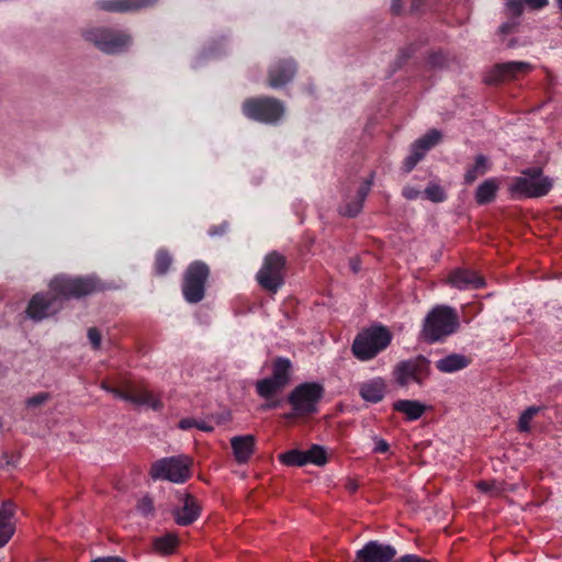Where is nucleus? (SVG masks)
<instances>
[{
	"instance_id": "nucleus-1",
	"label": "nucleus",
	"mask_w": 562,
	"mask_h": 562,
	"mask_svg": "<svg viewBox=\"0 0 562 562\" xmlns=\"http://www.w3.org/2000/svg\"><path fill=\"white\" fill-rule=\"evenodd\" d=\"M99 283L93 278L56 277L49 283L47 294H35L27 306V315L34 321H42L55 314L61 307V300L80 297L93 293Z\"/></svg>"
},
{
	"instance_id": "nucleus-2",
	"label": "nucleus",
	"mask_w": 562,
	"mask_h": 562,
	"mask_svg": "<svg viewBox=\"0 0 562 562\" xmlns=\"http://www.w3.org/2000/svg\"><path fill=\"white\" fill-rule=\"evenodd\" d=\"M459 328V316L454 308L437 305L425 317L422 335L428 342H437Z\"/></svg>"
},
{
	"instance_id": "nucleus-3",
	"label": "nucleus",
	"mask_w": 562,
	"mask_h": 562,
	"mask_svg": "<svg viewBox=\"0 0 562 562\" xmlns=\"http://www.w3.org/2000/svg\"><path fill=\"white\" fill-rule=\"evenodd\" d=\"M393 338L385 326H371L361 330L352 342V353L360 361H368L385 350Z\"/></svg>"
},
{
	"instance_id": "nucleus-4",
	"label": "nucleus",
	"mask_w": 562,
	"mask_h": 562,
	"mask_svg": "<svg viewBox=\"0 0 562 562\" xmlns=\"http://www.w3.org/2000/svg\"><path fill=\"white\" fill-rule=\"evenodd\" d=\"M551 188L552 180L542 176L540 168H528L512 180L509 191L518 198H539L546 195Z\"/></svg>"
},
{
	"instance_id": "nucleus-5",
	"label": "nucleus",
	"mask_w": 562,
	"mask_h": 562,
	"mask_svg": "<svg viewBox=\"0 0 562 562\" xmlns=\"http://www.w3.org/2000/svg\"><path fill=\"white\" fill-rule=\"evenodd\" d=\"M191 459L186 456L161 458L151 464L149 474L153 480L182 484L191 476Z\"/></svg>"
},
{
	"instance_id": "nucleus-6",
	"label": "nucleus",
	"mask_w": 562,
	"mask_h": 562,
	"mask_svg": "<svg viewBox=\"0 0 562 562\" xmlns=\"http://www.w3.org/2000/svg\"><path fill=\"white\" fill-rule=\"evenodd\" d=\"M101 387L113 394L115 397L122 398L137 406H147L154 411H158L162 407L160 398L149 391L143 383L137 384L126 381L121 387H113L108 383L102 382Z\"/></svg>"
},
{
	"instance_id": "nucleus-7",
	"label": "nucleus",
	"mask_w": 562,
	"mask_h": 562,
	"mask_svg": "<svg viewBox=\"0 0 562 562\" xmlns=\"http://www.w3.org/2000/svg\"><path fill=\"white\" fill-rule=\"evenodd\" d=\"M324 395V389L316 382L297 385L289 395V403L297 416H310L317 413V405Z\"/></svg>"
},
{
	"instance_id": "nucleus-8",
	"label": "nucleus",
	"mask_w": 562,
	"mask_h": 562,
	"mask_svg": "<svg viewBox=\"0 0 562 562\" xmlns=\"http://www.w3.org/2000/svg\"><path fill=\"white\" fill-rule=\"evenodd\" d=\"M291 361L286 358H277L272 363L271 376L257 381L256 391L265 400L279 394L290 382Z\"/></svg>"
},
{
	"instance_id": "nucleus-9",
	"label": "nucleus",
	"mask_w": 562,
	"mask_h": 562,
	"mask_svg": "<svg viewBox=\"0 0 562 562\" xmlns=\"http://www.w3.org/2000/svg\"><path fill=\"white\" fill-rule=\"evenodd\" d=\"M285 258L272 251L268 254L257 273V281L261 288L270 292H277L284 282Z\"/></svg>"
},
{
	"instance_id": "nucleus-10",
	"label": "nucleus",
	"mask_w": 562,
	"mask_h": 562,
	"mask_svg": "<svg viewBox=\"0 0 562 562\" xmlns=\"http://www.w3.org/2000/svg\"><path fill=\"white\" fill-rule=\"evenodd\" d=\"M244 114L263 123H276L284 113L283 104L273 98L249 99L243 104Z\"/></svg>"
},
{
	"instance_id": "nucleus-11",
	"label": "nucleus",
	"mask_w": 562,
	"mask_h": 562,
	"mask_svg": "<svg viewBox=\"0 0 562 562\" xmlns=\"http://www.w3.org/2000/svg\"><path fill=\"white\" fill-rule=\"evenodd\" d=\"M429 374V360L423 356L401 361L393 370L394 379L401 386H407L412 382L422 385Z\"/></svg>"
},
{
	"instance_id": "nucleus-12",
	"label": "nucleus",
	"mask_w": 562,
	"mask_h": 562,
	"mask_svg": "<svg viewBox=\"0 0 562 562\" xmlns=\"http://www.w3.org/2000/svg\"><path fill=\"white\" fill-rule=\"evenodd\" d=\"M207 277L206 265L195 261L188 267L182 283V293L189 303H198L204 297Z\"/></svg>"
},
{
	"instance_id": "nucleus-13",
	"label": "nucleus",
	"mask_w": 562,
	"mask_h": 562,
	"mask_svg": "<svg viewBox=\"0 0 562 562\" xmlns=\"http://www.w3.org/2000/svg\"><path fill=\"white\" fill-rule=\"evenodd\" d=\"M85 37L108 54L120 53L131 43L127 34L106 29L88 30L85 32Z\"/></svg>"
},
{
	"instance_id": "nucleus-14",
	"label": "nucleus",
	"mask_w": 562,
	"mask_h": 562,
	"mask_svg": "<svg viewBox=\"0 0 562 562\" xmlns=\"http://www.w3.org/2000/svg\"><path fill=\"white\" fill-rule=\"evenodd\" d=\"M532 69L533 66L526 61H508L497 64L491 70L486 81L488 83H497L504 80L518 79L520 76L530 72Z\"/></svg>"
},
{
	"instance_id": "nucleus-15",
	"label": "nucleus",
	"mask_w": 562,
	"mask_h": 562,
	"mask_svg": "<svg viewBox=\"0 0 562 562\" xmlns=\"http://www.w3.org/2000/svg\"><path fill=\"white\" fill-rule=\"evenodd\" d=\"M441 139V133L437 130H431L424 136L418 138L411 148V155L404 161L406 172L414 169L417 162L425 156V154Z\"/></svg>"
},
{
	"instance_id": "nucleus-16",
	"label": "nucleus",
	"mask_w": 562,
	"mask_h": 562,
	"mask_svg": "<svg viewBox=\"0 0 562 562\" xmlns=\"http://www.w3.org/2000/svg\"><path fill=\"white\" fill-rule=\"evenodd\" d=\"M395 555L396 550L392 546L369 541L357 551L353 562H391Z\"/></svg>"
},
{
	"instance_id": "nucleus-17",
	"label": "nucleus",
	"mask_w": 562,
	"mask_h": 562,
	"mask_svg": "<svg viewBox=\"0 0 562 562\" xmlns=\"http://www.w3.org/2000/svg\"><path fill=\"white\" fill-rule=\"evenodd\" d=\"M448 283L459 290H470L484 286V279L472 270L456 269L450 273Z\"/></svg>"
},
{
	"instance_id": "nucleus-18",
	"label": "nucleus",
	"mask_w": 562,
	"mask_h": 562,
	"mask_svg": "<svg viewBox=\"0 0 562 562\" xmlns=\"http://www.w3.org/2000/svg\"><path fill=\"white\" fill-rule=\"evenodd\" d=\"M296 67L293 60L285 59L272 65L269 69V86L280 88L288 83L294 76Z\"/></svg>"
},
{
	"instance_id": "nucleus-19",
	"label": "nucleus",
	"mask_w": 562,
	"mask_h": 562,
	"mask_svg": "<svg viewBox=\"0 0 562 562\" xmlns=\"http://www.w3.org/2000/svg\"><path fill=\"white\" fill-rule=\"evenodd\" d=\"M386 381L381 378H372L359 384V394L363 401L379 403L386 393Z\"/></svg>"
},
{
	"instance_id": "nucleus-20",
	"label": "nucleus",
	"mask_w": 562,
	"mask_h": 562,
	"mask_svg": "<svg viewBox=\"0 0 562 562\" xmlns=\"http://www.w3.org/2000/svg\"><path fill=\"white\" fill-rule=\"evenodd\" d=\"M182 506L175 510V520L178 525L187 526L192 524L200 515V505L190 494L180 498Z\"/></svg>"
},
{
	"instance_id": "nucleus-21",
	"label": "nucleus",
	"mask_w": 562,
	"mask_h": 562,
	"mask_svg": "<svg viewBox=\"0 0 562 562\" xmlns=\"http://www.w3.org/2000/svg\"><path fill=\"white\" fill-rule=\"evenodd\" d=\"M255 441L252 435L235 436L231 439L234 458L238 463H246L250 459L254 453Z\"/></svg>"
},
{
	"instance_id": "nucleus-22",
	"label": "nucleus",
	"mask_w": 562,
	"mask_h": 562,
	"mask_svg": "<svg viewBox=\"0 0 562 562\" xmlns=\"http://www.w3.org/2000/svg\"><path fill=\"white\" fill-rule=\"evenodd\" d=\"M157 0H102L98 3L99 8L113 12H126L147 8L155 3Z\"/></svg>"
},
{
	"instance_id": "nucleus-23",
	"label": "nucleus",
	"mask_w": 562,
	"mask_h": 562,
	"mask_svg": "<svg viewBox=\"0 0 562 562\" xmlns=\"http://www.w3.org/2000/svg\"><path fill=\"white\" fill-rule=\"evenodd\" d=\"M393 409L403 414L406 420L415 422L425 414L427 406L416 400H398L393 403Z\"/></svg>"
},
{
	"instance_id": "nucleus-24",
	"label": "nucleus",
	"mask_w": 562,
	"mask_h": 562,
	"mask_svg": "<svg viewBox=\"0 0 562 562\" xmlns=\"http://www.w3.org/2000/svg\"><path fill=\"white\" fill-rule=\"evenodd\" d=\"M471 359L461 353H450L436 362V368L443 373H453L465 369Z\"/></svg>"
},
{
	"instance_id": "nucleus-25",
	"label": "nucleus",
	"mask_w": 562,
	"mask_h": 562,
	"mask_svg": "<svg viewBox=\"0 0 562 562\" xmlns=\"http://www.w3.org/2000/svg\"><path fill=\"white\" fill-rule=\"evenodd\" d=\"M14 507L11 503H3L0 507V548L3 547L14 532V526L11 521Z\"/></svg>"
},
{
	"instance_id": "nucleus-26",
	"label": "nucleus",
	"mask_w": 562,
	"mask_h": 562,
	"mask_svg": "<svg viewBox=\"0 0 562 562\" xmlns=\"http://www.w3.org/2000/svg\"><path fill=\"white\" fill-rule=\"evenodd\" d=\"M492 164L490 159L484 155H477L474 158V162L469 166L464 173V182L467 184L473 183L479 177L484 176L491 170Z\"/></svg>"
},
{
	"instance_id": "nucleus-27",
	"label": "nucleus",
	"mask_w": 562,
	"mask_h": 562,
	"mask_svg": "<svg viewBox=\"0 0 562 562\" xmlns=\"http://www.w3.org/2000/svg\"><path fill=\"white\" fill-rule=\"evenodd\" d=\"M499 186V180L496 178L484 180L476 189L475 201L481 205L492 202L496 196Z\"/></svg>"
},
{
	"instance_id": "nucleus-28",
	"label": "nucleus",
	"mask_w": 562,
	"mask_h": 562,
	"mask_svg": "<svg viewBox=\"0 0 562 562\" xmlns=\"http://www.w3.org/2000/svg\"><path fill=\"white\" fill-rule=\"evenodd\" d=\"M371 184H372V181L367 180L364 183H362L360 186V188L358 189L356 199L352 202L347 203L345 206L341 207V213L344 215L353 217L360 213V211L362 209L363 201L370 192Z\"/></svg>"
},
{
	"instance_id": "nucleus-29",
	"label": "nucleus",
	"mask_w": 562,
	"mask_h": 562,
	"mask_svg": "<svg viewBox=\"0 0 562 562\" xmlns=\"http://www.w3.org/2000/svg\"><path fill=\"white\" fill-rule=\"evenodd\" d=\"M178 538L173 533H167L154 540V548L162 554L171 553L178 546Z\"/></svg>"
},
{
	"instance_id": "nucleus-30",
	"label": "nucleus",
	"mask_w": 562,
	"mask_h": 562,
	"mask_svg": "<svg viewBox=\"0 0 562 562\" xmlns=\"http://www.w3.org/2000/svg\"><path fill=\"white\" fill-rule=\"evenodd\" d=\"M306 463H312L315 465H324L327 462V452L326 450L318 445L312 446L308 450L305 451Z\"/></svg>"
},
{
	"instance_id": "nucleus-31",
	"label": "nucleus",
	"mask_w": 562,
	"mask_h": 562,
	"mask_svg": "<svg viewBox=\"0 0 562 562\" xmlns=\"http://www.w3.org/2000/svg\"><path fill=\"white\" fill-rule=\"evenodd\" d=\"M280 461L290 467H302L306 463L305 451L297 449L290 450L279 457Z\"/></svg>"
},
{
	"instance_id": "nucleus-32",
	"label": "nucleus",
	"mask_w": 562,
	"mask_h": 562,
	"mask_svg": "<svg viewBox=\"0 0 562 562\" xmlns=\"http://www.w3.org/2000/svg\"><path fill=\"white\" fill-rule=\"evenodd\" d=\"M172 258L165 249H159L155 257V272L159 276L165 274L170 268Z\"/></svg>"
},
{
	"instance_id": "nucleus-33",
	"label": "nucleus",
	"mask_w": 562,
	"mask_h": 562,
	"mask_svg": "<svg viewBox=\"0 0 562 562\" xmlns=\"http://www.w3.org/2000/svg\"><path fill=\"white\" fill-rule=\"evenodd\" d=\"M539 408L531 406L528 407L519 417L518 420V429L520 431H529L530 429V422L535 417V415L538 413Z\"/></svg>"
},
{
	"instance_id": "nucleus-34",
	"label": "nucleus",
	"mask_w": 562,
	"mask_h": 562,
	"mask_svg": "<svg viewBox=\"0 0 562 562\" xmlns=\"http://www.w3.org/2000/svg\"><path fill=\"white\" fill-rule=\"evenodd\" d=\"M424 195L432 202H442L446 199L442 188L437 184L428 186L424 191Z\"/></svg>"
},
{
	"instance_id": "nucleus-35",
	"label": "nucleus",
	"mask_w": 562,
	"mask_h": 562,
	"mask_svg": "<svg viewBox=\"0 0 562 562\" xmlns=\"http://www.w3.org/2000/svg\"><path fill=\"white\" fill-rule=\"evenodd\" d=\"M476 487L484 492V493H488L491 495H496L498 494L499 490L496 487L495 483L494 482H485V481H481L476 484Z\"/></svg>"
},
{
	"instance_id": "nucleus-36",
	"label": "nucleus",
	"mask_w": 562,
	"mask_h": 562,
	"mask_svg": "<svg viewBox=\"0 0 562 562\" xmlns=\"http://www.w3.org/2000/svg\"><path fill=\"white\" fill-rule=\"evenodd\" d=\"M137 509H138L143 515H148V514H150V513L153 512V509H154L153 501H151L149 497H143V498L138 502Z\"/></svg>"
},
{
	"instance_id": "nucleus-37",
	"label": "nucleus",
	"mask_w": 562,
	"mask_h": 562,
	"mask_svg": "<svg viewBox=\"0 0 562 562\" xmlns=\"http://www.w3.org/2000/svg\"><path fill=\"white\" fill-rule=\"evenodd\" d=\"M88 338L94 349H99L101 345V334L97 328H89Z\"/></svg>"
},
{
	"instance_id": "nucleus-38",
	"label": "nucleus",
	"mask_w": 562,
	"mask_h": 562,
	"mask_svg": "<svg viewBox=\"0 0 562 562\" xmlns=\"http://www.w3.org/2000/svg\"><path fill=\"white\" fill-rule=\"evenodd\" d=\"M506 8L515 16H519L522 13V4L518 0H507Z\"/></svg>"
},
{
	"instance_id": "nucleus-39",
	"label": "nucleus",
	"mask_w": 562,
	"mask_h": 562,
	"mask_svg": "<svg viewBox=\"0 0 562 562\" xmlns=\"http://www.w3.org/2000/svg\"><path fill=\"white\" fill-rule=\"evenodd\" d=\"M48 398L47 393H38L26 401L27 406H38L45 403Z\"/></svg>"
},
{
	"instance_id": "nucleus-40",
	"label": "nucleus",
	"mask_w": 562,
	"mask_h": 562,
	"mask_svg": "<svg viewBox=\"0 0 562 562\" xmlns=\"http://www.w3.org/2000/svg\"><path fill=\"white\" fill-rule=\"evenodd\" d=\"M390 449L389 443L384 439L376 438L375 446L373 452L375 453H386Z\"/></svg>"
},
{
	"instance_id": "nucleus-41",
	"label": "nucleus",
	"mask_w": 562,
	"mask_h": 562,
	"mask_svg": "<svg viewBox=\"0 0 562 562\" xmlns=\"http://www.w3.org/2000/svg\"><path fill=\"white\" fill-rule=\"evenodd\" d=\"M196 422L193 418H183L179 422V428L182 430H189L192 427H196Z\"/></svg>"
},
{
	"instance_id": "nucleus-42",
	"label": "nucleus",
	"mask_w": 562,
	"mask_h": 562,
	"mask_svg": "<svg viewBox=\"0 0 562 562\" xmlns=\"http://www.w3.org/2000/svg\"><path fill=\"white\" fill-rule=\"evenodd\" d=\"M403 194L406 199L414 200L419 196L420 192L414 188L407 187V188H404Z\"/></svg>"
},
{
	"instance_id": "nucleus-43",
	"label": "nucleus",
	"mask_w": 562,
	"mask_h": 562,
	"mask_svg": "<svg viewBox=\"0 0 562 562\" xmlns=\"http://www.w3.org/2000/svg\"><path fill=\"white\" fill-rule=\"evenodd\" d=\"M526 4L533 9H542L548 4V0H524Z\"/></svg>"
},
{
	"instance_id": "nucleus-44",
	"label": "nucleus",
	"mask_w": 562,
	"mask_h": 562,
	"mask_svg": "<svg viewBox=\"0 0 562 562\" xmlns=\"http://www.w3.org/2000/svg\"><path fill=\"white\" fill-rule=\"evenodd\" d=\"M196 428L205 432H211L214 430V427L211 424L203 420L196 422Z\"/></svg>"
},
{
	"instance_id": "nucleus-45",
	"label": "nucleus",
	"mask_w": 562,
	"mask_h": 562,
	"mask_svg": "<svg viewBox=\"0 0 562 562\" xmlns=\"http://www.w3.org/2000/svg\"><path fill=\"white\" fill-rule=\"evenodd\" d=\"M516 27V23L515 22H506L504 24L501 25L499 27V32L502 34H508L510 33Z\"/></svg>"
},
{
	"instance_id": "nucleus-46",
	"label": "nucleus",
	"mask_w": 562,
	"mask_h": 562,
	"mask_svg": "<svg viewBox=\"0 0 562 562\" xmlns=\"http://www.w3.org/2000/svg\"><path fill=\"white\" fill-rule=\"evenodd\" d=\"M92 562H126V561L121 558H117V557H109V558L97 559Z\"/></svg>"
},
{
	"instance_id": "nucleus-47",
	"label": "nucleus",
	"mask_w": 562,
	"mask_h": 562,
	"mask_svg": "<svg viewBox=\"0 0 562 562\" xmlns=\"http://www.w3.org/2000/svg\"><path fill=\"white\" fill-rule=\"evenodd\" d=\"M284 417L286 419H292V418H295V417H299V416L296 414H294V409H293L291 413L285 414Z\"/></svg>"
},
{
	"instance_id": "nucleus-48",
	"label": "nucleus",
	"mask_w": 562,
	"mask_h": 562,
	"mask_svg": "<svg viewBox=\"0 0 562 562\" xmlns=\"http://www.w3.org/2000/svg\"><path fill=\"white\" fill-rule=\"evenodd\" d=\"M398 0H393V4H392V8L395 12H398L400 11V8H398V4H397Z\"/></svg>"
},
{
	"instance_id": "nucleus-49",
	"label": "nucleus",
	"mask_w": 562,
	"mask_h": 562,
	"mask_svg": "<svg viewBox=\"0 0 562 562\" xmlns=\"http://www.w3.org/2000/svg\"><path fill=\"white\" fill-rule=\"evenodd\" d=\"M351 268L355 272H357L359 270V267L356 262H351Z\"/></svg>"
}]
</instances>
